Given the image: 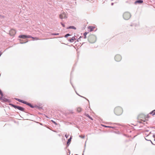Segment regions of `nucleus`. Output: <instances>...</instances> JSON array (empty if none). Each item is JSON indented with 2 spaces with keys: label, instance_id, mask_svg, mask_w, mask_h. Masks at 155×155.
I'll list each match as a JSON object with an SVG mask.
<instances>
[{
  "label": "nucleus",
  "instance_id": "26",
  "mask_svg": "<svg viewBox=\"0 0 155 155\" xmlns=\"http://www.w3.org/2000/svg\"><path fill=\"white\" fill-rule=\"evenodd\" d=\"M87 116L89 118H90L92 120V118L91 117H90V116H89L88 114H87Z\"/></svg>",
  "mask_w": 155,
  "mask_h": 155
},
{
  "label": "nucleus",
  "instance_id": "30",
  "mask_svg": "<svg viewBox=\"0 0 155 155\" xmlns=\"http://www.w3.org/2000/svg\"><path fill=\"white\" fill-rule=\"evenodd\" d=\"M28 42V41H26L25 42H21L20 43L21 44H23V43H25V42Z\"/></svg>",
  "mask_w": 155,
  "mask_h": 155
},
{
  "label": "nucleus",
  "instance_id": "24",
  "mask_svg": "<svg viewBox=\"0 0 155 155\" xmlns=\"http://www.w3.org/2000/svg\"><path fill=\"white\" fill-rule=\"evenodd\" d=\"M0 94L2 96H3V93L2 92V91L1 90H0Z\"/></svg>",
  "mask_w": 155,
  "mask_h": 155
},
{
  "label": "nucleus",
  "instance_id": "12",
  "mask_svg": "<svg viewBox=\"0 0 155 155\" xmlns=\"http://www.w3.org/2000/svg\"><path fill=\"white\" fill-rule=\"evenodd\" d=\"M143 1L142 0H138L136 1L135 2L136 3H141L143 2Z\"/></svg>",
  "mask_w": 155,
  "mask_h": 155
},
{
  "label": "nucleus",
  "instance_id": "28",
  "mask_svg": "<svg viewBox=\"0 0 155 155\" xmlns=\"http://www.w3.org/2000/svg\"><path fill=\"white\" fill-rule=\"evenodd\" d=\"M104 126L105 127H109V128L111 127L110 126Z\"/></svg>",
  "mask_w": 155,
  "mask_h": 155
},
{
  "label": "nucleus",
  "instance_id": "32",
  "mask_svg": "<svg viewBox=\"0 0 155 155\" xmlns=\"http://www.w3.org/2000/svg\"><path fill=\"white\" fill-rule=\"evenodd\" d=\"M153 137L155 138V136L154 135H153ZM154 140H155V139H154Z\"/></svg>",
  "mask_w": 155,
  "mask_h": 155
},
{
  "label": "nucleus",
  "instance_id": "4",
  "mask_svg": "<svg viewBox=\"0 0 155 155\" xmlns=\"http://www.w3.org/2000/svg\"><path fill=\"white\" fill-rule=\"evenodd\" d=\"M121 59V57L120 55H117L115 57V59L117 61H120Z\"/></svg>",
  "mask_w": 155,
  "mask_h": 155
},
{
  "label": "nucleus",
  "instance_id": "15",
  "mask_svg": "<svg viewBox=\"0 0 155 155\" xmlns=\"http://www.w3.org/2000/svg\"><path fill=\"white\" fill-rule=\"evenodd\" d=\"M89 28L90 29V31H93V30H94V27H89Z\"/></svg>",
  "mask_w": 155,
  "mask_h": 155
},
{
  "label": "nucleus",
  "instance_id": "20",
  "mask_svg": "<svg viewBox=\"0 0 155 155\" xmlns=\"http://www.w3.org/2000/svg\"><path fill=\"white\" fill-rule=\"evenodd\" d=\"M151 114H152L153 115H155V110L153 111L152 112L150 113Z\"/></svg>",
  "mask_w": 155,
  "mask_h": 155
},
{
  "label": "nucleus",
  "instance_id": "8",
  "mask_svg": "<svg viewBox=\"0 0 155 155\" xmlns=\"http://www.w3.org/2000/svg\"><path fill=\"white\" fill-rule=\"evenodd\" d=\"M17 109L19 110L23 111H24L25 110L24 108L19 106H18Z\"/></svg>",
  "mask_w": 155,
  "mask_h": 155
},
{
  "label": "nucleus",
  "instance_id": "7",
  "mask_svg": "<svg viewBox=\"0 0 155 155\" xmlns=\"http://www.w3.org/2000/svg\"><path fill=\"white\" fill-rule=\"evenodd\" d=\"M18 37L19 38H21L23 39H25L27 38V35H20Z\"/></svg>",
  "mask_w": 155,
  "mask_h": 155
},
{
  "label": "nucleus",
  "instance_id": "5",
  "mask_svg": "<svg viewBox=\"0 0 155 155\" xmlns=\"http://www.w3.org/2000/svg\"><path fill=\"white\" fill-rule=\"evenodd\" d=\"M66 18V14L64 13H62L60 15V18L61 19Z\"/></svg>",
  "mask_w": 155,
  "mask_h": 155
},
{
  "label": "nucleus",
  "instance_id": "27",
  "mask_svg": "<svg viewBox=\"0 0 155 155\" xmlns=\"http://www.w3.org/2000/svg\"><path fill=\"white\" fill-rule=\"evenodd\" d=\"M61 24L62 25L63 27H65V25H64V24H63L62 22L61 23Z\"/></svg>",
  "mask_w": 155,
  "mask_h": 155
},
{
  "label": "nucleus",
  "instance_id": "31",
  "mask_svg": "<svg viewBox=\"0 0 155 155\" xmlns=\"http://www.w3.org/2000/svg\"><path fill=\"white\" fill-rule=\"evenodd\" d=\"M113 4H114L113 3H111V5H113Z\"/></svg>",
  "mask_w": 155,
  "mask_h": 155
},
{
  "label": "nucleus",
  "instance_id": "13",
  "mask_svg": "<svg viewBox=\"0 0 155 155\" xmlns=\"http://www.w3.org/2000/svg\"><path fill=\"white\" fill-rule=\"evenodd\" d=\"M77 112H80L81 111L82 109L80 107H77Z\"/></svg>",
  "mask_w": 155,
  "mask_h": 155
},
{
  "label": "nucleus",
  "instance_id": "18",
  "mask_svg": "<svg viewBox=\"0 0 155 155\" xmlns=\"http://www.w3.org/2000/svg\"><path fill=\"white\" fill-rule=\"evenodd\" d=\"M27 38H34V37H32L31 35H27Z\"/></svg>",
  "mask_w": 155,
  "mask_h": 155
},
{
  "label": "nucleus",
  "instance_id": "1",
  "mask_svg": "<svg viewBox=\"0 0 155 155\" xmlns=\"http://www.w3.org/2000/svg\"><path fill=\"white\" fill-rule=\"evenodd\" d=\"M122 109L120 107H116L114 110V112L116 115H119L121 114L122 113Z\"/></svg>",
  "mask_w": 155,
  "mask_h": 155
},
{
  "label": "nucleus",
  "instance_id": "14",
  "mask_svg": "<svg viewBox=\"0 0 155 155\" xmlns=\"http://www.w3.org/2000/svg\"><path fill=\"white\" fill-rule=\"evenodd\" d=\"M25 104H26L27 105H28L30 107H31V108L33 107V106L31 104H30L29 103H28L27 102V103H26Z\"/></svg>",
  "mask_w": 155,
  "mask_h": 155
},
{
  "label": "nucleus",
  "instance_id": "9",
  "mask_svg": "<svg viewBox=\"0 0 155 155\" xmlns=\"http://www.w3.org/2000/svg\"><path fill=\"white\" fill-rule=\"evenodd\" d=\"M16 100L18 101L19 102H21V103H23V104H24L27 103V102L25 101H23V100H21L19 99H16Z\"/></svg>",
  "mask_w": 155,
  "mask_h": 155
},
{
  "label": "nucleus",
  "instance_id": "29",
  "mask_svg": "<svg viewBox=\"0 0 155 155\" xmlns=\"http://www.w3.org/2000/svg\"><path fill=\"white\" fill-rule=\"evenodd\" d=\"M65 137H66V138H68V135H67V134H66L65 135Z\"/></svg>",
  "mask_w": 155,
  "mask_h": 155
},
{
  "label": "nucleus",
  "instance_id": "17",
  "mask_svg": "<svg viewBox=\"0 0 155 155\" xmlns=\"http://www.w3.org/2000/svg\"><path fill=\"white\" fill-rule=\"evenodd\" d=\"M11 105L13 107H14L15 108H17L18 107V106L15 105L13 104H11Z\"/></svg>",
  "mask_w": 155,
  "mask_h": 155
},
{
  "label": "nucleus",
  "instance_id": "2",
  "mask_svg": "<svg viewBox=\"0 0 155 155\" xmlns=\"http://www.w3.org/2000/svg\"><path fill=\"white\" fill-rule=\"evenodd\" d=\"M123 16L124 18L125 19L128 20L130 18L131 15L128 12H125Z\"/></svg>",
  "mask_w": 155,
  "mask_h": 155
},
{
  "label": "nucleus",
  "instance_id": "16",
  "mask_svg": "<svg viewBox=\"0 0 155 155\" xmlns=\"http://www.w3.org/2000/svg\"><path fill=\"white\" fill-rule=\"evenodd\" d=\"M69 28H72L74 29H76V28L74 26H70L69 27Z\"/></svg>",
  "mask_w": 155,
  "mask_h": 155
},
{
  "label": "nucleus",
  "instance_id": "23",
  "mask_svg": "<svg viewBox=\"0 0 155 155\" xmlns=\"http://www.w3.org/2000/svg\"><path fill=\"white\" fill-rule=\"evenodd\" d=\"M79 137L82 138H84L85 137L84 136L81 135H80L79 136Z\"/></svg>",
  "mask_w": 155,
  "mask_h": 155
},
{
  "label": "nucleus",
  "instance_id": "6",
  "mask_svg": "<svg viewBox=\"0 0 155 155\" xmlns=\"http://www.w3.org/2000/svg\"><path fill=\"white\" fill-rule=\"evenodd\" d=\"M16 33V31L14 29H11L10 31V34L12 35H15Z\"/></svg>",
  "mask_w": 155,
  "mask_h": 155
},
{
  "label": "nucleus",
  "instance_id": "10",
  "mask_svg": "<svg viewBox=\"0 0 155 155\" xmlns=\"http://www.w3.org/2000/svg\"><path fill=\"white\" fill-rule=\"evenodd\" d=\"M72 139V137H71L70 138H69L68 141L67 142V145H69L71 141V140Z\"/></svg>",
  "mask_w": 155,
  "mask_h": 155
},
{
  "label": "nucleus",
  "instance_id": "3",
  "mask_svg": "<svg viewBox=\"0 0 155 155\" xmlns=\"http://www.w3.org/2000/svg\"><path fill=\"white\" fill-rule=\"evenodd\" d=\"M88 40L90 43H94L96 41V37L94 35H91L89 37Z\"/></svg>",
  "mask_w": 155,
  "mask_h": 155
},
{
  "label": "nucleus",
  "instance_id": "21",
  "mask_svg": "<svg viewBox=\"0 0 155 155\" xmlns=\"http://www.w3.org/2000/svg\"><path fill=\"white\" fill-rule=\"evenodd\" d=\"M33 39L34 40H37L39 39L38 38L36 37L34 38Z\"/></svg>",
  "mask_w": 155,
  "mask_h": 155
},
{
  "label": "nucleus",
  "instance_id": "22",
  "mask_svg": "<svg viewBox=\"0 0 155 155\" xmlns=\"http://www.w3.org/2000/svg\"><path fill=\"white\" fill-rule=\"evenodd\" d=\"M51 35H59V33H52Z\"/></svg>",
  "mask_w": 155,
  "mask_h": 155
},
{
  "label": "nucleus",
  "instance_id": "19",
  "mask_svg": "<svg viewBox=\"0 0 155 155\" xmlns=\"http://www.w3.org/2000/svg\"><path fill=\"white\" fill-rule=\"evenodd\" d=\"M87 32H85L84 33V38H86V35H87Z\"/></svg>",
  "mask_w": 155,
  "mask_h": 155
},
{
  "label": "nucleus",
  "instance_id": "11",
  "mask_svg": "<svg viewBox=\"0 0 155 155\" xmlns=\"http://www.w3.org/2000/svg\"><path fill=\"white\" fill-rule=\"evenodd\" d=\"M75 39H76L74 37H73L70 40V41L71 42H73Z\"/></svg>",
  "mask_w": 155,
  "mask_h": 155
},
{
  "label": "nucleus",
  "instance_id": "25",
  "mask_svg": "<svg viewBox=\"0 0 155 155\" xmlns=\"http://www.w3.org/2000/svg\"><path fill=\"white\" fill-rule=\"evenodd\" d=\"M70 36V34H66V35H65V37H68V36Z\"/></svg>",
  "mask_w": 155,
  "mask_h": 155
}]
</instances>
